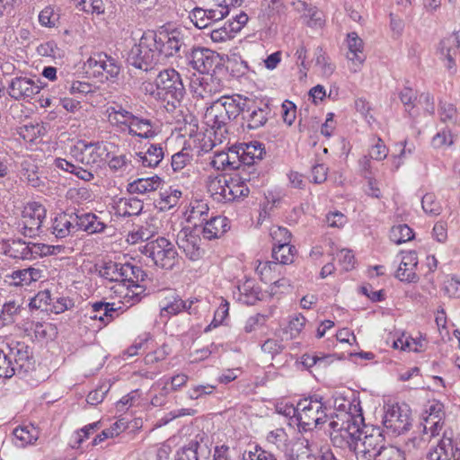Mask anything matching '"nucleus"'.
<instances>
[{
    "label": "nucleus",
    "instance_id": "1",
    "mask_svg": "<svg viewBox=\"0 0 460 460\" xmlns=\"http://www.w3.org/2000/svg\"><path fill=\"white\" fill-rule=\"evenodd\" d=\"M349 411H338L330 423L333 432H338L346 440L357 460H373L387 444L383 430L377 427L363 431L364 418L356 405L348 402Z\"/></svg>",
    "mask_w": 460,
    "mask_h": 460
},
{
    "label": "nucleus",
    "instance_id": "2",
    "mask_svg": "<svg viewBox=\"0 0 460 460\" xmlns=\"http://www.w3.org/2000/svg\"><path fill=\"white\" fill-rule=\"evenodd\" d=\"M183 45L184 36L178 30L148 31L131 49L127 60L128 65L148 72L165 58L179 53Z\"/></svg>",
    "mask_w": 460,
    "mask_h": 460
},
{
    "label": "nucleus",
    "instance_id": "3",
    "mask_svg": "<svg viewBox=\"0 0 460 460\" xmlns=\"http://www.w3.org/2000/svg\"><path fill=\"white\" fill-rule=\"evenodd\" d=\"M342 407L343 409H337L332 414L328 412L332 409L323 402V398L319 395L315 394L301 399L298 402L297 426L304 431H309L320 427L327 420H330V424L338 411H349L346 405L342 404Z\"/></svg>",
    "mask_w": 460,
    "mask_h": 460
},
{
    "label": "nucleus",
    "instance_id": "4",
    "mask_svg": "<svg viewBox=\"0 0 460 460\" xmlns=\"http://www.w3.org/2000/svg\"><path fill=\"white\" fill-rule=\"evenodd\" d=\"M155 84L158 98L167 102L166 109L173 111L182 101L185 88L180 74L172 68L161 71Z\"/></svg>",
    "mask_w": 460,
    "mask_h": 460
},
{
    "label": "nucleus",
    "instance_id": "5",
    "mask_svg": "<svg viewBox=\"0 0 460 460\" xmlns=\"http://www.w3.org/2000/svg\"><path fill=\"white\" fill-rule=\"evenodd\" d=\"M140 252L151 259L155 266L165 270H172L179 264L180 258L174 244L164 237L147 242Z\"/></svg>",
    "mask_w": 460,
    "mask_h": 460
},
{
    "label": "nucleus",
    "instance_id": "6",
    "mask_svg": "<svg viewBox=\"0 0 460 460\" xmlns=\"http://www.w3.org/2000/svg\"><path fill=\"white\" fill-rule=\"evenodd\" d=\"M110 144L105 141H78L70 150L76 162L88 167H100L110 155Z\"/></svg>",
    "mask_w": 460,
    "mask_h": 460
},
{
    "label": "nucleus",
    "instance_id": "7",
    "mask_svg": "<svg viewBox=\"0 0 460 460\" xmlns=\"http://www.w3.org/2000/svg\"><path fill=\"white\" fill-rule=\"evenodd\" d=\"M7 93L15 101H29L41 90L39 79L21 72L15 74L7 83Z\"/></svg>",
    "mask_w": 460,
    "mask_h": 460
},
{
    "label": "nucleus",
    "instance_id": "8",
    "mask_svg": "<svg viewBox=\"0 0 460 460\" xmlns=\"http://www.w3.org/2000/svg\"><path fill=\"white\" fill-rule=\"evenodd\" d=\"M46 213V208L40 203L35 201L28 203L22 210L19 223L21 233L30 238L39 235Z\"/></svg>",
    "mask_w": 460,
    "mask_h": 460
},
{
    "label": "nucleus",
    "instance_id": "9",
    "mask_svg": "<svg viewBox=\"0 0 460 460\" xmlns=\"http://www.w3.org/2000/svg\"><path fill=\"white\" fill-rule=\"evenodd\" d=\"M270 114L269 101L248 98L242 119L248 129H258L266 125Z\"/></svg>",
    "mask_w": 460,
    "mask_h": 460
},
{
    "label": "nucleus",
    "instance_id": "10",
    "mask_svg": "<svg viewBox=\"0 0 460 460\" xmlns=\"http://www.w3.org/2000/svg\"><path fill=\"white\" fill-rule=\"evenodd\" d=\"M205 119L208 126L214 130L215 142L222 143L228 135V126L233 120L221 108L219 102H213L207 109Z\"/></svg>",
    "mask_w": 460,
    "mask_h": 460
},
{
    "label": "nucleus",
    "instance_id": "11",
    "mask_svg": "<svg viewBox=\"0 0 460 460\" xmlns=\"http://www.w3.org/2000/svg\"><path fill=\"white\" fill-rule=\"evenodd\" d=\"M384 425L394 433L401 434L411 426V411L406 404L390 406L385 415Z\"/></svg>",
    "mask_w": 460,
    "mask_h": 460
},
{
    "label": "nucleus",
    "instance_id": "12",
    "mask_svg": "<svg viewBox=\"0 0 460 460\" xmlns=\"http://www.w3.org/2000/svg\"><path fill=\"white\" fill-rule=\"evenodd\" d=\"M9 358L13 362L15 376L24 377L34 368V359L28 345L21 342L9 347Z\"/></svg>",
    "mask_w": 460,
    "mask_h": 460
},
{
    "label": "nucleus",
    "instance_id": "13",
    "mask_svg": "<svg viewBox=\"0 0 460 460\" xmlns=\"http://www.w3.org/2000/svg\"><path fill=\"white\" fill-rule=\"evenodd\" d=\"M446 411L444 404L437 400H433L428 403L423 413L424 431L429 432L430 437L439 435L444 426Z\"/></svg>",
    "mask_w": 460,
    "mask_h": 460
},
{
    "label": "nucleus",
    "instance_id": "14",
    "mask_svg": "<svg viewBox=\"0 0 460 460\" xmlns=\"http://www.w3.org/2000/svg\"><path fill=\"white\" fill-rule=\"evenodd\" d=\"M189 64L200 74H208L219 62V55L206 48H193L188 56Z\"/></svg>",
    "mask_w": 460,
    "mask_h": 460
},
{
    "label": "nucleus",
    "instance_id": "15",
    "mask_svg": "<svg viewBox=\"0 0 460 460\" xmlns=\"http://www.w3.org/2000/svg\"><path fill=\"white\" fill-rule=\"evenodd\" d=\"M177 245L190 261L199 260L204 253L200 246L201 239L189 228L181 229L177 234Z\"/></svg>",
    "mask_w": 460,
    "mask_h": 460
},
{
    "label": "nucleus",
    "instance_id": "16",
    "mask_svg": "<svg viewBox=\"0 0 460 460\" xmlns=\"http://www.w3.org/2000/svg\"><path fill=\"white\" fill-rule=\"evenodd\" d=\"M347 45L349 49L347 52V58L351 62L349 70L353 73H357L361 69V66L366 60V55L363 51L364 42L358 34L353 31L347 35Z\"/></svg>",
    "mask_w": 460,
    "mask_h": 460
},
{
    "label": "nucleus",
    "instance_id": "17",
    "mask_svg": "<svg viewBox=\"0 0 460 460\" xmlns=\"http://www.w3.org/2000/svg\"><path fill=\"white\" fill-rule=\"evenodd\" d=\"M190 89L195 96L205 99L217 93V85L216 79L209 74L194 75L190 79Z\"/></svg>",
    "mask_w": 460,
    "mask_h": 460
},
{
    "label": "nucleus",
    "instance_id": "18",
    "mask_svg": "<svg viewBox=\"0 0 460 460\" xmlns=\"http://www.w3.org/2000/svg\"><path fill=\"white\" fill-rule=\"evenodd\" d=\"M106 115L109 123L120 131H126L128 128L135 116L131 111L126 110L119 103H113L109 106L106 109Z\"/></svg>",
    "mask_w": 460,
    "mask_h": 460
},
{
    "label": "nucleus",
    "instance_id": "19",
    "mask_svg": "<svg viewBox=\"0 0 460 460\" xmlns=\"http://www.w3.org/2000/svg\"><path fill=\"white\" fill-rule=\"evenodd\" d=\"M210 455V449L202 439L190 440L187 445L182 447L176 455L175 460H199L200 458H208Z\"/></svg>",
    "mask_w": 460,
    "mask_h": 460
},
{
    "label": "nucleus",
    "instance_id": "20",
    "mask_svg": "<svg viewBox=\"0 0 460 460\" xmlns=\"http://www.w3.org/2000/svg\"><path fill=\"white\" fill-rule=\"evenodd\" d=\"M202 223H204L202 234L208 240L220 238L230 228L228 219L221 216L213 217L209 219L204 217Z\"/></svg>",
    "mask_w": 460,
    "mask_h": 460
},
{
    "label": "nucleus",
    "instance_id": "21",
    "mask_svg": "<svg viewBox=\"0 0 460 460\" xmlns=\"http://www.w3.org/2000/svg\"><path fill=\"white\" fill-rule=\"evenodd\" d=\"M418 265L417 253L413 251L403 254L395 277L401 281L417 282L419 278L415 272Z\"/></svg>",
    "mask_w": 460,
    "mask_h": 460
},
{
    "label": "nucleus",
    "instance_id": "22",
    "mask_svg": "<svg viewBox=\"0 0 460 460\" xmlns=\"http://www.w3.org/2000/svg\"><path fill=\"white\" fill-rule=\"evenodd\" d=\"M74 221L77 229L91 234L103 233L108 227L107 224L93 213L75 214Z\"/></svg>",
    "mask_w": 460,
    "mask_h": 460
},
{
    "label": "nucleus",
    "instance_id": "23",
    "mask_svg": "<svg viewBox=\"0 0 460 460\" xmlns=\"http://www.w3.org/2000/svg\"><path fill=\"white\" fill-rule=\"evenodd\" d=\"M439 52L447 59V67L452 69L456 66L455 58L460 55V32L444 38L439 43Z\"/></svg>",
    "mask_w": 460,
    "mask_h": 460
},
{
    "label": "nucleus",
    "instance_id": "24",
    "mask_svg": "<svg viewBox=\"0 0 460 460\" xmlns=\"http://www.w3.org/2000/svg\"><path fill=\"white\" fill-rule=\"evenodd\" d=\"M10 257L21 260H29L34 257V254L40 253V247L34 243H26L21 239L13 240L8 244L5 252Z\"/></svg>",
    "mask_w": 460,
    "mask_h": 460
},
{
    "label": "nucleus",
    "instance_id": "25",
    "mask_svg": "<svg viewBox=\"0 0 460 460\" xmlns=\"http://www.w3.org/2000/svg\"><path fill=\"white\" fill-rule=\"evenodd\" d=\"M163 183V179L158 175L147 178H138L128 184L127 190L130 194L146 195L159 190Z\"/></svg>",
    "mask_w": 460,
    "mask_h": 460
},
{
    "label": "nucleus",
    "instance_id": "26",
    "mask_svg": "<svg viewBox=\"0 0 460 460\" xmlns=\"http://www.w3.org/2000/svg\"><path fill=\"white\" fill-rule=\"evenodd\" d=\"M247 100L248 97L240 94H234L232 96H221L215 102H219V104H221V108L234 120L240 114H243Z\"/></svg>",
    "mask_w": 460,
    "mask_h": 460
},
{
    "label": "nucleus",
    "instance_id": "27",
    "mask_svg": "<svg viewBox=\"0 0 460 460\" xmlns=\"http://www.w3.org/2000/svg\"><path fill=\"white\" fill-rule=\"evenodd\" d=\"M127 131L128 135L141 138H151L156 135L155 122L150 119L137 115L134 116Z\"/></svg>",
    "mask_w": 460,
    "mask_h": 460
},
{
    "label": "nucleus",
    "instance_id": "28",
    "mask_svg": "<svg viewBox=\"0 0 460 460\" xmlns=\"http://www.w3.org/2000/svg\"><path fill=\"white\" fill-rule=\"evenodd\" d=\"M137 162L145 167L155 168L159 165L164 156L162 144H150L145 151L136 154Z\"/></svg>",
    "mask_w": 460,
    "mask_h": 460
},
{
    "label": "nucleus",
    "instance_id": "29",
    "mask_svg": "<svg viewBox=\"0 0 460 460\" xmlns=\"http://www.w3.org/2000/svg\"><path fill=\"white\" fill-rule=\"evenodd\" d=\"M159 198L155 200V206L161 211H168L176 207L182 196V192L175 187H160Z\"/></svg>",
    "mask_w": 460,
    "mask_h": 460
},
{
    "label": "nucleus",
    "instance_id": "30",
    "mask_svg": "<svg viewBox=\"0 0 460 460\" xmlns=\"http://www.w3.org/2000/svg\"><path fill=\"white\" fill-rule=\"evenodd\" d=\"M266 440L269 444L273 445L278 450L284 453L285 456L295 447V442L290 439L283 428H278L270 431L266 437Z\"/></svg>",
    "mask_w": 460,
    "mask_h": 460
},
{
    "label": "nucleus",
    "instance_id": "31",
    "mask_svg": "<svg viewBox=\"0 0 460 460\" xmlns=\"http://www.w3.org/2000/svg\"><path fill=\"white\" fill-rule=\"evenodd\" d=\"M241 161L245 165H252L262 160L265 155L264 145L259 141H252L250 143L242 144Z\"/></svg>",
    "mask_w": 460,
    "mask_h": 460
},
{
    "label": "nucleus",
    "instance_id": "32",
    "mask_svg": "<svg viewBox=\"0 0 460 460\" xmlns=\"http://www.w3.org/2000/svg\"><path fill=\"white\" fill-rule=\"evenodd\" d=\"M93 311L94 313H100L101 314H94L92 319H98L104 325H107L112 322L115 318L119 315V311L121 309L120 306H117L115 303H108L103 301L95 302L92 305Z\"/></svg>",
    "mask_w": 460,
    "mask_h": 460
},
{
    "label": "nucleus",
    "instance_id": "33",
    "mask_svg": "<svg viewBox=\"0 0 460 460\" xmlns=\"http://www.w3.org/2000/svg\"><path fill=\"white\" fill-rule=\"evenodd\" d=\"M76 230L77 226L74 224L72 215H59L55 218L52 225V233L57 238H65Z\"/></svg>",
    "mask_w": 460,
    "mask_h": 460
},
{
    "label": "nucleus",
    "instance_id": "34",
    "mask_svg": "<svg viewBox=\"0 0 460 460\" xmlns=\"http://www.w3.org/2000/svg\"><path fill=\"white\" fill-rule=\"evenodd\" d=\"M10 277L15 286H29L31 282L38 281L42 278V270L29 267L14 270Z\"/></svg>",
    "mask_w": 460,
    "mask_h": 460
},
{
    "label": "nucleus",
    "instance_id": "35",
    "mask_svg": "<svg viewBox=\"0 0 460 460\" xmlns=\"http://www.w3.org/2000/svg\"><path fill=\"white\" fill-rule=\"evenodd\" d=\"M143 202L136 198L120 199L116 207V215L122 217L137 216L143 210Z\"/></svg>",
    "mask_w": 460,
    "mask_h": 460
},
{
    "label": "nucleus",
    "instance_id": "36",
    "mask_svg": "<svg viewBox=\"0 0 460 460\" xmlns=\"http://www.w3.org/2000/svg\"><path fill=\"white\" fill-rule=\"evenodd\" d=\"M108 166L117 176L129 174L135 168L130 155H119L111 157L108 162Z\"/></svg>",
    "mask_w": 460,
    "mask_h": 460
},
{
    "label": "nucleus",
    "instance_id": "37",
    "mask_svg": "<svg viewBox=\"0 0 460 460\" xmlns=\"http://www.w3.org/2000/svg\"><path fill=\"white\" fill-rule=\"evenodd\" d=\"M287 460H320V456L313 453L308 439L295 442V447L286 456Z\"/></svg>",
    "mask_w": 460,
    "mask_h": 460
},
{
    "label": "nucleus",
    "instance_id": "38",
    "mask_svg": "<svg viewBox=\"0 0 460 460\" xmlns=\"http://www.w3.org/2000/svg\"><path fill=\"white\" fill-rule=\"evenodd\" d=\"M296 252L294 245L290 243L279 244L277 247L272 248V258L276 265L278 263L287 265L294 261L295 252Z\"/></svg>",
    "mask_w": 460,
    "mask_h": 460
},
{
    "label": "nucleus",
    "instance_id": "39",
    "mask_svg": "<svg viewBox=\"0 0 460 460\" xmlns=\"http://www.w3.org/2000/svg\"><path fill=\"white\" fill-rule=\"evenodd\" d=\"M239 300L246 305H254L260 300V290L255 288L252 280H246L238 285Z\"/></svg>",
    "mask_w": 460,
    "mask_h": 460
},
{
    "label": "nucleus",
    "instance_id": "40",
    "mask_svg": "<svg viewBox=\"0 0 460 460\" xmlns=\"http://www.w3.org/2000/svg\"><path fill=\"white\" fill-rule=\"evenodd\" d=\"M14 443L17 447H24L34 443L38 438V431L34 427H17L13 429Z\"/></svg>",
    "mask_w": 460,
    "mask_h": 460
},
{
    "label": "nucleus",
    "instance_id": "41",
    "mask_svg": "<svg viewBox=\"0 0 460 460\" xmlns=\"http://www.w3.org/2000/svg\"><path fill=\"white\" fill-rule=\"evenodd\" d=\"M155 219H151L137 226V228L129 234L132 243L147 241L152 238L158 230V227L155 224Z\"/></svg>",
    "mask_w": 460,
    "mask_h": 460
},
{
    "label": "nucleus",
    "instance_id": "42",
    "mask_svg": "<svg viewBox=\"0 0 460 460\" xmlns=\"http://www.w3.org/2000/svg\"><path fill=\"white\" fill-rule=\"evenodd\" d=\"M247 181L244 177H229V202L235 201L239 199L247 197L250 190L244 181ZM250 181V179H248Z\"/></svg>",
    "mask_w": 460,
    "mask_h": 460
},
{
    "label": "nucleus",
    "instance_id": "43",
    "mask_svg": "<svg viewBox=\"0 0 460 460\" xmlns=\"http://www.w3.org/2000/svg\"><path fill=\"white\" fill-rule=\"evenodd\" d=\"M315 66L320 67L323 76L329 77L335 71V65L322 47H318L314 52Z\"/></svg>",
    "mask_w": 460,
    "mask_h": 460
},
{
    "label": "nucleus",
    "instance_id": "44",
    "mask_svg": "<svg viewBox=\"0 0 460 460\" xmlns=\"http://www.w3.org/2000/svg\"><path fill=\"white\" fill-rule=\"evenodd\" d=\"M229 178L219 177L214 179L209 184V190L213 195L218 196L217 199L220 201L229 202Z\"/></svg>",
    "mask_w": 460,
    "mask_h": 460
},
{
    "label": "nucleus",
    "instance_id": "45",
    "mask_svg": "<svg viewBox=\"0 0 460 460\" xmlns=\"http://www.w3.org/2000/svg\"><path fill=\"white\" fill-rule=\"evenodd\" d=\"M106 60V53L97 52L93 53L84 63V66L87 68V73H91L94 77H103V66Z\"/></svg>",
    "mask_w": 460,
    "mask_h": 460
},
{
    "label": "nucleus",
    "instance_id": "46",
    "mask_svg": "<svg viewBox=\"0 0 460 460\" xmlns=\"http://www.w3.org/2000/svg\"><path fill=\"white\" fill-rule=\"evenodd\" d=\"M438 114L443 123L456 125L460 122V116L452 103L440 102Z\"/></svg>",
    "mask_w": 460,
    "mask_h": 460
},
{
    "label": "nucleus",
    "instance_id": "47",
    "mask_svg": "<svg viewBox=\"0 0 460 460\" xmlns=\"http://www.w3.org/2000/svg\"><path fill=\"white\" fill-rule=\"evenodd\" d=\"M263 5L265 6L269 18L272 19V23L280 21L281 16L285 14L287 10L284 0H263Z\"/></svg>",
    "mask_w": 460,
    "mask_h": 460
},
{
    "label": "nucleus",
    "instance_id": "48",
    "mask_svg": "<svg viewBox=\"0 0 460 460\" xmlns=\"http://www.w3.org/2000/svg\"><path fill=\"white\" fill-rule=\"evenodd\" d=\"M451 447L450 438H441L438 445L429 451L427 460H449L447 448Z\"/></svg>",
    "mask_w": 460,
    "mask_h": 460
},
{
    "label": "nucleus",
    "instance_id": "49",
    "mask_svg": "<svg viewBox=\"0 0 460 460\" xmlns=\"http://www.w3.org/2000/svg\"><path fill=\"white\" fill-rule=\"evenodd\" d=\"M414 234L407 225H398L392 227L390 232V239L396 244L408 242L413 239Z\"/></svg>",
    "mask_w": 460,
    "mask_h": 460
},
{
    "label": "nucleus",
    "instance_id": "50",
    "mask_svg": "<svg viewBox=\"0 0 460 460\" xmlns=\"http://www.w3.org/2000/svg\"><path fill=\"white\" fill-rule=\"evenodd\" d=\"M373 460H406V454L401 447L387 444L385 448L381 450Z\"/></svg>",
    "mask_w": 460,
    "mask_h": 460
},
{
    "label": "nucleus",
    "instance_id": "51",
    "mask_svg": "<svg viewBox=\"0 0 460 460\" xmlns=\"http://www.w3.org/2000/svg\"><path fill=\"white\" fill-rule=\"evenodd\" d=\"M120 264L121 263L114 261L104 263V265L100 269V275L111 282H120Z\"/></svg>",
    "mask_w": 460,
    "mask_h": 460
},
{
    "label": "nucleus",
    "instance_id": "52",
    "mask_svg": "<svg viewBox=\"0 0 460 460\" xmlns=\"http://www.w3.org/2000/svg\"><path fill=\"white\" fill-rule=\"evenodd\" d=\"M187 305L186 302L181 298H175L172 302H170L161 309V316L169 318L171 315H175L183 310L190 309V305Z\"/></svg>",
    "mask_w": 460,
    "mask_h": 460
},
{
    "label": "nucleus",
    "instance_id": "53",
    "mask_svg": "<svg viewBox=\"0 0 460 460\" xmlns=\"http://www.w3.org/2000/svg\"><path fill=\"white\" fill-rule=\"evenodd\" d=\"M421 206L424 212L431 216H438L442 211V208L433 193H427L422 197Z\"/></svg>",
    "mask_w": 460,
    "mask_h": 460
},
{
    "label": "nucleus",
    "instance_id": "54",
    "mask_svg": "<svg viewBox=\"0 0 460 460\" xmlns=\"http://www.w3.org/2000/svg\"><path fill=\"white\" fill-rule=\"evenodd\" d=\"M192 160V155L187 148H182L180 152L174 154L172 156V167L173 171H181L187 164H190Z\"/></svg>",
    "mask_w": 460,
    "mask_h": 460
},
{
    "label": "nucleus",
    "instance_id": "55",
    "mask_svg": "<svg viewBox=\"0 0 460 460\" xmlns=\"http://www.w3.org/2000/svg\"><path fill=\"white\" fill-rule=\"evenodd\" d=\"M37 53L41 57L51 58H59L62 56L60 49L54 40H49L40 44L37 47Z\"/></svg>",
    "mask_w": 460,
    "mask_h": 460
},
{
    "label": "nucleus",
    "instance_id": "56",
    "mask_svg": "<svg viewBox=\"0 0 460 460\" xmlns=\"http://www.w3.org/2000/svg\"><path fill=\"white\" fill-rule=\"evenodd\" d=\"M59 20V14L57 13L53 7H45L39 14V22L44 27L52 28L57 25Z\"/></svg>",
    "mask_w": 460,
    "mask_h": 460
},
{
    "label": "nucleus",
    "instance_id": "57",
    "mask_svg": "<svg viewBox=\"0 0 460 460\" xmlns=\"http://www.w3.org/2000/svg\"><path fill=\"white\" fill-rule=\"evenodd\" d=\"M270 234L273 241V247L290 243L291 240V234L286 227L273 226L270 230Z\"/></svg>",
    "mask_w": 460,
    "mask_h": 460
},
{
    "label": "nucleus",
    "instance_id": "58",
    "mask_svg": "<svg viewBox=\"0 0 460 460\" xmlns=\"http://www.w3.org/2000/svg\"><path fill=\"white\" fill-rule=\"evenodd\" d=\"M15 376L13 362L9 358V352L5 353L0 349V378H11Z\"/></svg>",
    "mask_w": 460,
    "mask_h": 460
},
{
    "label": "nucleus",
    "instance_id": "59",
    "mask_svg": "<svg viewBox=\"0 0 460 460\" xmlns=\"http://www.w3.org/2000/svg\"><path fill=\"white\" fill-rule=\"evenodd\" d=\"M145 292L143 286L139 284H128L123 298L129 305H133L141 300V295Z\"/></svg>",
    "mask_w": 460,
    "mask_h": 460
},
{
    "label": "nucleus",
    "instance_id": "60",
    "mask_svg": "<svg viewBox=\"0 0 460 460\" xmlns=\"http://www.w3.org/2000/svg\"><path fill=\"white\" fill-rule=\"evenodd\" d=\"M208 204L201 200H195L190 203V209L188 220L201 219L208 217Z\"/></svg>",
    "mask_w": 460,
    "mask_h": 460
},
{
    "label": "nucleus",
    "instance_id": "61",
    "mask_svg": "<svg viewBox=\"0 0 460 460\" xmlns=\"http://www.w3.org/2000/svg\"><path fill=\"white\" fill-rule=\"evenodd\" d=\"M399 98L405 107V111L411 112L417 102V93L409 86L403 87L399 93Z\"/></svg>",
    "mask_w": 460,
    "mask_h": 460
},
{
    "label": "nucleus",
    "instance_id": "62",
    "mask_svg": "<svg viewBox=\"0 0 460 460\" xmlns=\"http://www.w3.org/2000/svg\"><path fill=\"white\" fill-rule=\"evenodd\" d=\"M102 70H103V76L105 79H115L119 75L120 66L114 58L106 54L105 64Z\"/></svg>",
    "mask_w": 460,
    "mask_h": 460
},
{
    "label": "nucleus",
    "instance_id": "63",
    "mask_svg": "<svg viewBox=\"0 0 460 460\" xmlns=\"http://www.w3.org/2000/svg\"><path fill=\"white\" fill-rule=\"evenodd\" d=\"M336 256L342 270L349 271L353 269L355 258L350 250L342 249L337 252Z\"/></svg>",
    "mask_w": 460,
    "mask_h": 460
},
{
    "label": "nucleus",
    "instance_id": "64",
    "mask_svg": "<svg viewBox=\"0 0 460 460\" xmlns=\"http://www.w3.org/2000/svg\"><path fill=\"white\" fill-rule=\"evenodd\" d=\"M151 339V335L148 332H145L141 335H139L133 344L128 347L125 354H127L128 357L136 356L139 353V350L144 349L147 341Z\"/></svg>",
    "mask_w": 460,
    "mask_h": 460
}]
</instances>
